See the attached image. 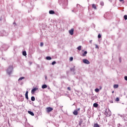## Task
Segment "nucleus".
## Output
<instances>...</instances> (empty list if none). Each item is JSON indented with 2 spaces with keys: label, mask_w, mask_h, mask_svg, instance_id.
I'll return each mask as SVG.
<instances>
[{
  "label": "nucleus",
  "mask_w": 127,
  "mask_h": 127,
  "mask_svg": "<svg viewBox=\"0 0 127 127\" xmlns=\"http://www.w3.org/2000/svg\"><path fill=\"white\" fill-rule=\"evenodd\" d=\"M13 69V67H12V66H9L6 70L7 74H8V75H10V74H11V72H12Z\"/></svg>",
  "instance_id": "obj_1"
},
{
  "label": "nucleus",
  "mask_w": 127,
  "mask_h": 127,
  "mask_svg": "<svg viewBox=\"0 0 127 127\" xmlns=\"http://www.w3.org/2000/svg\"><path fill=\"white\" fill-rule=\"evenodd\" d=\"M38 90V88L37 87H35L34 88H33L31 90V94H32V95H33V94H34L35 93V92H36V91H37Z\"/></svg>",
  "instance_id": "obj_2"
},
{
  "label": "nucleus",
  "mask_w": 127,
  "mask_h": 127,
  "mask_svg": "<svg viewBox=\"0 0 127 127\" xmlns=\"http://www.w3.org/2000/svg\"><path fill=\"white\" fill-rule=\"evenodd\" d=\"M47 113H50V112H52L53 111V108L51 107H48L46 109Z\"/></svg>",
  "instance_id": "obj_3"
},
{
  "label": "nucleus",
  "mask_w": 127,
  "mask_h": 127,
  "mask_svg": "<svg viewBox=\"0 0 127 127\" xmlns=\"http://www.w3.org/2000/svg\"><path fill=\"white\" fill-rule=\"evenodd\" d=\"M82 62L85 64H90V62H89L87 59L82 60Z\"/></svg>",
  "instance_id": "obj_4"
},
{
  "label": "nucleus",
  "mask_w": 127,
  "mask_h": 127,
  "mask_svg": "<svg viewBox=\"0 0 127 127\" xmlns=\"http://www.w3.org/2000/svg\"><path fill=\"white\" fill-rule=\"evenodd\" d=\"M69 33L70 34V35H73L74 34V30L71 29L69 31Z\"/></svg>",
  "instance_id": "obj_5"
},
{
  "label": "nucleus",
  "mask_w": 127,
  "mask_h": 127,
  "mask_svg": "<svg viewBox=\"0 0 127 127\" xmlns=\"http://www.w3.org/2000/svg\"><path fill=\"white\" fill-rule=\"evenodd\" d=\"M25 98L27 100H28V91H26L25 93Z\"/></svg>",
  "instance_id": "obj_6"
},
{
  "label": "nucleus",
  "mask_w": 127,
  "mask_h": 127,
  "mask_svg": "<svg viewBox=\"0 0 127 127\" xmlns=\"http://www.w3.org/2000/svg\"><path fill=\"white\" fill-rule=\"evenodd\" d=\"M28 114L31 115V116H34V113H33V112H31L30 111H28Z\"/></svg>",
  "instance_id": "obj_7"
},
{
  "label": "nucleus",
  "mask_w": 127,
  "mask_h": 127,
  "mask_svg": "<svg viewBox=\"0 0 127 127\" xmlns=\"http://www.w3.org/2000/svg\"><path fill=\"white\" fill-rule=\"evenodd\" d=\"M46 88H47V85L46 84H44L42 86V89H46Z\"/></svg>",
  "instance_id": "obj_8"
},
{
  "label": "nucleus",
  "mask_w": 127,
  "mask_h": 127,
  "mask_svg": "<svg viewBox=\"0 0 127 127\" xmlns=\"http://www.w3.org/2000/svg\"><path fill=\"white\" fill-rule=\"evenodd\" d=\"M98 106L99 104H98V103L93 104V107H94V108H98Z\"/></svg>",
  "instance_id": "obj_9"
},
{
  "label": "nucleus",
  "mask_w": 127,
  "mask_h": 127,
  "mask_svg": "<svg viewBox=\"0 0 127 127\" xmlns=\"http://www.w3.org/2000/svg\"><path fill=\"white\" fill-rule=\"evenodd\" d=\"M92 7L94 9H97V6L96 5V4H92Z\"/></svg>",
  "instance_id": "obj_10"
},
{
  "label": "nucleus",
  "mask_w": 127,
  "mask_h": 127,
  "mask_svg": "<svg viewBox=\"0 0 127 127\" xmlns=\"http://www.w3.org/2000/svg\"><path fill=\"white\" fill-rule=\"evenodd\" d=\"M73 114V115H75V116H77V115H78V111L77 110H75Z\"/></svg>",
  "instance_id": "obj_11"
},
{
  "label": "nucleus",
  "mask_w": 127,
  "mask_h": 127,
  "mask_svg": "<svg viewBox=\"0 0 127 127\" xmlns=\"http://www.w3.org/2000/svg\"><path fill=\"white\" fill-rule=\"evenodd\" d=\"M49 13L50 14H54V13H55V12H54V11L53 10H50Z\"/></svg>",
  "instance_id": "obj_12"
},
{
  "label": "nucleus",
  "mask_w": 127,
  "mask_h": 127,
  "mask_svg": "<svg viewBox=\"0 0 127 127\" xmlns=\"http://www.w3.org/2000/svg\"><path fill=\"white\" fill-rule=\"evenodd\" d=\"M94 127H100V125H99V124H98V123H96L94 124L93 126Z\"/></svg>",
  "instance_id": "obj_13"
},
{
  "label": "nucleus",
  "mask_w": 127,
  "mask_h": 127,
  "mask_svg": "<svg viewBox=\"0 0 127 127\" xmlns=\"http://www.w3.org/2000/svg\"><path fill=\"white\" fill-rule=\"evenodd\" d=\"M87 51H85V52H84V53L82 54V56H83V57H85V56H86V55H87Z\"/></svg>",
  "instance_id": "obj_14"
},
{
  "label": "nucleus",
  "mask_w": 127,
  "mask_h": 127,
  "mask_svg": "<svg viewBox=\"0 0 127 127\" xmlns=\"http://www.w3.org/2000/svg\"><path fill=\"white\" fill-rule=\"evenodd\" d=\"M114 89H118V88H119V85H118V84L114 85Z\"/></svg>",
  "instance_id": "obj_15"
},
{
  "label": "nucleus",
  "mask_w": 127,
  "mask_h": 127,
  "mask_svg": "<svg viewBox=\"0 0 127 127\" xmlns=\"http://www.w3.org/2000/svg\"><path fill=\"white\" fill-rule=\"evenodd\" d=\"M31 101H32V102H34V101H35V97H34V96H32L31 98Z\"/></svg>",
  "instance_id": "obj_16"
},
{
  "label": "nucleus",
  "mask_w": 127,
  "mask_h": 127,
  "mask_svg": "<svg viewBox=\"0 0 127 127\" xmlns=\"http://www.w3.org/2000/svg\"><path fill=\"white\" fill-rule=\"evenodd\" d=\"M25 77H21L18 79V81H21L22 80H23V79H25Z\"/></svg>",
  "instance_id": "obj_17"
},
{
  "label": "nucleus",
  "mask_w": 127,
  "mask_h": 127,
  "mask_svg": "<svg viewBox=\"0 0 127 127\" xmlns=\"http://www.w3.org/2000/svg\"><path fill=\"white\" fill-rule=\"evenodd\" d=\"M77 49L80 51V50H82V46H79L77 48Z\"/></svg>",
  "instance_id": "obj_18"
},
{
  "label": "nucleus",
  "mask_w": 127,
  "mask_h": 127,
  "mask_svg": "<svg viewBox=\"0 0 127 127\" xmlns=\"http://www.w3.org/2000/svg\"><path fill=\"white\" fill-rule=\"evenodd\" d=\"M95 91L96 92V93H98L100 91V89H99V88H96L95 89Z\"/></svg>",
  "instance_id": "obj_19"
},
{
  "label": "nucleus",
  "mask_w": 127,
  "mask_h": 127,
  "mask_svg": "<svg viewBox=\"0 0 127 127\" xmlns=\"http://www.w3.org/2000/svg\"><path fill=\"white\" fill-rule=\"evenodd\" d=\"M22 54L24 56H26V51H23L22 53Z\"/></svg>",
  "instance_id": "obj_20"
},
{
  "label": "nucleus",
  "mask_w": 127,
  "mask_h": 127,
  "mask_svg": "<svg viewBox=\"0 0 127 127\" xmlns=\"http://www.w3.org/2000/svg\"><path fill=\"white\" fill-rule=\"evenodd\" d=\"M46 59H47V60H51V59H52V58H51V57H47Z\"/></svg>",
  "instance_id": "obj_21"
},
{
  "label": "nucleus",
  "mask_w": 127,
  "mask_h": 127,
  "mask_svg": "<svg viewBox=\"0 0 127 127\" xmlns=\"http://www.w3.org/2000/svg\"><path fill=\"white\" fill-rule=\"evenodd\" d=\"M70 71H72V72H74L75 71V68H70Z\"/></svg>",
  "instance_id": "obj_22"
},
{
  "label": "nucleus",
  "mask_w": 127,
  "mask_h": 127,
  "mask_svg": "<svg viewBox=\"0 0 127 127\" xmlns=\"http://www.w3.org/2000/svg\"><path fill=\"white\" fill-rule=\"evenodd\" d=\"M119 101H120V98H119L118 97H117L116 99V101L119 102Z\"/></svg>",
  "instance_id": "obj_23"
},
{
  "label": "nucleus",
  "mask_w": 127,
  "mask_h": 127,
  "mask_svg": "<svg viewBox=\"0 0 127 127\" xmlns=\"http://www.w3.org/2000/svg\"><path fill=\"white\" fill-rule=\"evenodd\" d=\"M124 19H125V20H127V15H124Z\"/></svg>",
  "instance_id": "obj_24"
},
{
  "label": "nucleus",
  "mask_w": 127,
  "mask_h": 127,
  "mask_svg": "<svg viewBox=\"0 0 127 127\" xmlns=\"http://www.w3.org/2000/svg\"><path fill=\"white\" fill-rule=\"evenodd\" d=\"M55 64H56V62L54 61V62H53L52 63V65H55Z\"/></svg>",
  "instance_id": "obj_25"
},
{
  "label": "nucleus",
  "mask_w": 127,
  "mask_h": 127,
  "mask_svg": "<svg viewBox=\"0 0 127 127\" xmlns=\"http://www.w3.org/2000/svg\"><path fill=\"white\" fill-rule=\"evenodd\" d=\"M69 60L70 61H73V57H70V59H69Z\"/></svg>",
  "instance_id": "obj_26"
},
{
  "label": "nucleus",
  "mask_w": 127,
  "mask_h": 127,
  "mask_svg": "<svg viewBox=\"0 0 127 127\" xmlns=\"http://www.w3.org/2000/svg\"><path fill=\"white\" fill-rule=\"evenodd\" d=\"M101 34H99L98 35V38H101Z\"/></svg>",
  "instance_id": "obj_27"
},
{
  "label": "nucleus",
  "mask_w": 127,
  "mask_h": 127,
  "mask_svg": "<svg viewBox=\"0 0 127 127\" xmlns=\"http://www.w3.org/2000/svg\"><path fill=\"white\" fill-rule=\"evenodd\" d=\"M67 90H68V91H71V88L69 87H67Z\"/></svg>",
  "instance_id": "obj_28"
},
{
  "label": "nucleus",
  "mask_w": 127,
  "mask_h": 127,
  "mask_svg": "<svg viewBox=\"0 0 127 127\" xmlns=\"http://www.w3.org/2000/svg\"><path fill=\"white\" fill-rule=\"evenodd\" d=\"M40 46H41V47L43 46V43H40Z\"/></svg>",
  "instance_id": "obj_29"
},
{
  "label": "nucleus",
  "mask_w": 127,
  "mask_h": 127,
  "mask_svg": "<svg viewBox=\"0 0 127 127\" xmlns=\"http://www.w3.org/2000/svg\"><path fill=\"white\" fill-rule=\"evenodd\" d=\"M125 80H126V81H127V76L125 77Z\"/></svg>",
  "instance_id": "obj_30"
},
{
  "label": "nucleus",
  "mask_w": 127,
  "mask_h": 127,
  "mask_svg": "<svg viewBox=\"0 0 127 127\" xmlns=\"http://www.w3.org/2000/svg\"><path fill=\"white\" fill-rule=\"evenodd\" d=\"M96 48L99 49V46H98V45H96Z\"/></svg>",
  "instance_id": "obj_31"
},
{
  "label": "nucleus",
  "mask_w": 127,
  "mask_h": 127,
  "mask_svg": "<svg viewBox=\"0 0 127 127\" xmlns=\"http://www.w3.org/2000/svg\"><path fill=\"white\" fill-rule=\"evenodd\" d=\"M119 1H120V2H122V1H124V0H119Z\"/></svg>",
  "instance_id": "obj_32"
},
{
  "label": "nucleus",
  "mask_w": 127,
  "mask_h": 127,
  "mask_svg": "<svg viewBox=\"0 0 127 127\" xmlns=\"http://www.w3.org/2000/svg\"><path fill=\"white\" fill-rule=\"evenodd\" d=\"M101 5H104V2H101Z\"/></svg>",
  "instance_id": "obj_33"
},
{
  "label": "nucleus",
  "mask_w": 127,
  "mask_h": 127,
  "mask_svg": "<svg viewBox=\"0 0 127 127\" xmlns=\"http://www.w3.org/2000/svg\"><path fill=\"white\" fill-rule=\"evenodd\" d=\"M112 94H114V93H115V91H113L112 92Z\"/></svg>",
  "instance_id": "obj_34"
},
{
  "label": "nucleus",
  "mask_w": 127,
  "mask_h": 127,
  "mask_svg": "<svg viewBox=\"0 0 127 127\" xmlns=\"http://www.w3.org/2000/svg\"><path fill=\"white\" fill-rule=\"evenodd\" d=\"M45 79H46H46H47V76L45 77Z\"/></svg>",
  "instance_id": "obj_35"
},
{
  "label": "nucleus",
  "mask_w": 127,
  "mask_h": 127,
  "mask_svg": "<svg viewBox=\"0 0 127 127\" xmlns=\"http://www.w3.org/2000/svg\"><path fill=\"white\" fill-rule=\"evenodd\" d=\"M78 111H80V108H79V109H78Z\"/></svg>",
  "instance_id": "obj_36"
}]
</instances>
